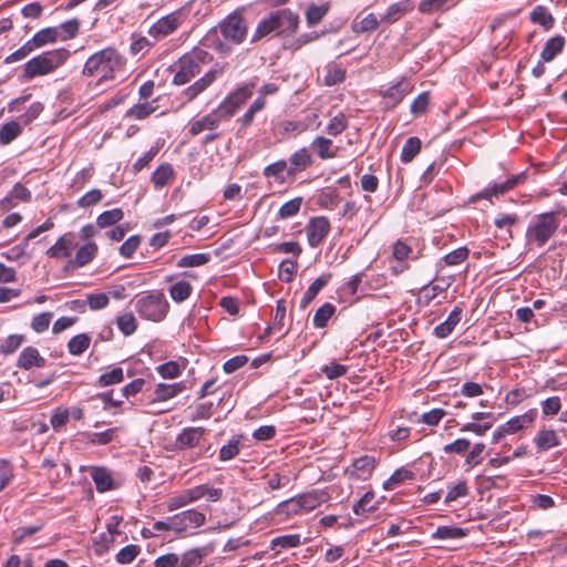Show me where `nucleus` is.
I'll return each instance as SVG.
<instances>
[{"instance_id":"a211bd4d","label":"nucleus","mask_w":567,"mask_h":567,"mask_svg":"<svg viewBox=\"0 0 567 567\" xmlns=\"http://www.w3.org/2000/svg\"><path fill=\"white\" fill-rule=\"evenodd\" d=\"M185 389L186 386L183 381L172 384L158 383L153 392V399L150 403L154 404L172 400L181 394Z\"/></svg>"},{"instance_id":"0e129e2a","label":"nucleus","mask_w":567,"mask_h":567,"mask_svg":"<svg viewBox=\"0 0 567 567\" xmlns=\"http://www.w3.org/2000/svg\"><path fill=\"white\" fill-rule=\"evenodd\" d=\"M24 337L22 334H10L0 344V352L3 354H11L19 349L22 344Z\"/></svg>"},{"instance_id":"4c0bfd02","label":"nucleus","mask_w":567,"mask_h":567,"mask_svg":"<svg viewBox=\"0 0 567 567\" xmlns=\"http://www.w3.org/2000/svg\"><path fill=\"white\" fill-rule=\"evenodd\" d=\"M91 338L86 333L72 337L68 342V351L72 355H81L90 347Z\"/></svg>"},{"instance_id":"c9c22d12","label":"nucleus","mask_w":567,"mask_h":567,"mask_svg":"<svg viewBox=\"0 0 567 567\" xmlns=\"http://www.w3.org/2000/svg\"><path fill=\"white\" fill-rule=\"evenodd\" d=\"M346 79V69L341 64L329 63L326 66L324 84L333 86L343 82Z\"/></svg>"},{"instance_id":"ea45409f","label":"nucleus","mask_w":567,"mask_h":567,"mask_svg":"<svg viewBox=\"0 0 567 567\" xmlns=\"http://www.w3.org/2000/svg\"><path fill=\"white\" fill-rule=\"evenodd\" d=\"M193 288L188 281L179 280L169 287V296L175 302H183L189 298Z\"/></svg>"},{"instance_id":"c756f323","label":"nucleus","mask_w":567,"mask_h":567,"mask_svg":"<svg viewBox=\"0 0 567 567\" xmlns=\"http://www.w3.org/2000/svg\"><path fill=\"white\" fill-rule=\"evenodd\" d=\"M565 45V39L561 35H555L548 39L540 53V58L545 62H550L555 56L560 53Z\"/></svg>"},{"instance_id":"6ab92c4d","label":"nucleus","mask_w":567,"mask_h":567,"mask_svg":"<svg viewBox=\"0 0 567 567\" xmlns=\"http://www.w3.org/2000/svg\"><path fill=\"white\" fill-rule=\"evenodd\" d=\"M200 489L198 485L192 488H187L182 493L171 497L167 502V509L174 512L178 508L185 507L200 499Z\"/></svg>"},{"instance_id":"e433bc0d","label":"nucleus","mask_w":567,"mask_h":567,"mask_svg":"<svg viewBox=\"0 0 567 567\" xmlns=\"http://www.w3.org/2000/svg\"><path fill=\"white\" fill-rule=\"evenodd\" d=\"M124 380V371L121 367H113L110 371L102 373L97 381L96 385L100 388H105L114 384H118Z\"/></svg>"},{"instance_id":"69168bd1","label":"nucleus","mask_w":567,"mask_h":567,"mask_svg":"<svg viewBox=\"0 0 567 567\" xmlns=\"http://www.w3.org/2000/svg\"><path fill=\"white\" fill-rule=\"evenodd\" d=\"M87 307L93 310H101L107 307L110 297L105 292L90 293L86 296Z\"/></svg>"},{"instance_id":"9b49d317","label":"nucleus","mask_w":567,"mask_h":567,"mask_svg":"<svg viewBox=\"0 0 567 567\" xmlns=\"http://www.w3.org/2000/svg\"><path fill=\"white\" fill-rule=\"evenodd\" d=\"M526 173L522 172L519 174L513 175L512 177L507 178L503 183H495L491 187H486L480 193L473 195L470 198L471 203H476L480 199H491L492 196L498 197L501 195H504L505 193L509 192L511 189L515 188L517 185L524 183L526 181Z\"/></svg>"},{"instance_id":"c85d7f7f","label":"nucleus","mask_w":567,"mask_h":567,"mask_svg":"<svg viewBox=\"0 0 567 567\" xmlns=\"http://www.w3.org/2000/svg\"><path fill=\"white\" fill-rule=\"evenodd\" d=\"M311 155L309 151L306 147H302L298 151H296L290 157H289V167L293 175L297 173L305 171L310 164H311Z\"/></svg>"},{"instance_id":"a19ab883","label":"nucleus","mask_w":567,"mask_h":567,"mask_svg":"<svg viewBox=\"0 0 567 567\" xmlns=\"http://www.w3.org/2000/svg\"><path fill=\"white\" fill-rule=\"evenodd\" d=\"M421 140L419 137H409L401 151V161L410 163L421 151Z\"/></svg>"},{"instance_id":"b1692460","label":"nucleus","mask_w":567,"mask_h":567,"mask_svg":"<svg viewBox=\"0 0 567 567\" xmlns=\"http://www.w3.org/2000/svg\"><path fill=\"white\" fill-rule=\"evenodd\" d=\"M91 477L99 493H105L115 488L113 477L105 467H93Z\"/></svg>"},{"instance_id":"680f3d73","label":"nucleus","mask_w":567,"mask_h":567,"mask_svg":"<svg viewBox=\"0 0 567 567\" xmlns=\"http://www.w3.org/2000/svg\"><path fill=\"white\" fill-rule=\"evenodd\" d=\"M297 271V265L291 259H284L278 267V277L284 282L292 280L293 275Z\"/></svg>"},{"instance_id":"f257e3e1","label":"nucleus","mask_w":567,"mask_h":567,"mask_svg":"<svg viewBox=\"0 0 567 567\" xmlns=\"http://www.w3.org/2000/svg\"><path fill=\"white\" fill-rule=\"evenodd\" d=\"M126 63V58L117 49L106 47L86 59L82 75L94 79L96 85H102L124 75Z\"/></svg>"},{"instance_id":"8fccbe9b","label":"nucleus","mask_w":567,"mask_h":567,"mask_svg":"<svg viewBox=\"0 0 567 567\" xmlns=\"http://www.w3.org/2000/svg\"><path fill=\"white\" fill-rule=\"evenodd\" d=\"M116 324L118 330L124 336L133 334L137 329V322L132 312H126L116 318Z\"/></svg>"},{"instance_id":"f03ea898","label":"nucleus","mask_w":567,"mask_h":567,"mask_svg":"<svg viewBox=\"0 0 567 567\" xmlns=\"http://www.w3.org/2000/svg\"><path fill=\"white\" fill-rule=\"evenodd\" d=\"M299 17L290 9H278L270 12L257 24L252 41H257L268 34L290 35L298 28Z\"/></svg>"},{"instance_id":"79ce46f5","label":"nucleus","mask_w":567,"mask_h":567,"mask_svg":"<svg viewBox=\"0 0 567 567\" xmlns=\"http://www.w3.org/2000/svg\"><path fill=\"white\" fill-rule=\"evenodd\" d=\"M124 217V213L121 208H113L101 213L96 218V225L100 228H106L115 225Z\"/></svg>"},{"instance_id":"0eeeda50","label":"nucleus","mask_w":567,"mask_h":567,"mask_svg":"<svg viewBox=\"0 0 567 567\" xmlns=\"http://www.w3.org/2000/svg\"><path fill=\"white\" fill-rule=\"evenodd\" d=\"M218 37L223 35L224 42L240 44L247 35V25L244 17L239 12H231L220 21L216 28Z\"/></svg>"},{"instance_id":"bb28decb","label":"nucleus","mask_w":567,"mask_h":567,"mask_svg":"<svg viewBox=\"0 0 567 567\" xmlns=\"http://www.w3.org/2000/svg\"><path fill=\"white\" fill-rule=\"evenodd\" d=\"M534 442L539 452H545L559 445V439L551 429L540 430L534 439Z\"/></svg>"},{"instance_id":"2eb2a0df","label":"nucleus","mask_w":567,"mask_h":567,"mask_svg":"<svg viewBox=\"0 0 567 567\" xmlns=\"http://www.w3.org/2000/svg\"><path fill=\"white\" fill-rule=\"evenodd\" d=\"M213 551L214 547L212 544L189 548L179 556V567H200L204 559L213 554Z\"/></svg>"},{"instance_id":"4468645a","label":"nucleus","mask_w":567,"mask_h":567,"mask_svg":"<svg viewBox=\"0 0 567 567\" xmlns=\"http://www.w3.org/2000/svg\"><path fill=\"white\" fill-rule=\"evenodd\" d=\"M75 246V235L71 231L65 233L47 250V256L54 259L69 258Z\"/></svg>"},{"instance_id":"cd10ccee","label":"nucleus","mask_w":567,"mask_h":567,"mask_svg":"<svg viewBox=\"0 0 567 567\" xmlns=\"http://www.w3.org/2000/svg\"><path fill=\"white\" fill-rule=\"evenodd\" d=\"M173 177V166L169 163H163L153 172L151 181L156 189H161L165 187Z\"/></svg>"},{"instance_id":"c03bdc74","label":"nucleus","mask_w":567,"mask_h":567,"mask_svg":"<svg viewBox=\"0 0 567 567\" xmlns=\"http://www.w3.org/2000/svg\"><path fill=\"white\" fill-rule=\"evenodd\" d=\"M467 530L455 526H440L433 533L432 537L435 539H458L465 537Z\"/></svg>"},{"instance_id":"f704fd0d","label":"nucleus","mask_w":567,"mask_h":567,"mask_svg":"<svg viewBox=\"0 0 567 567\" xmlns=\"http://www.w3.org/2000/svg\"><path fill=\"white\" fill-rule=\"evenodd\" d=\"M379 21L374 13H368L364 17H355L352 22V31L354 33H364L373 31L378 28Z\"/></svg>"},{"instance_id":"58836bf2","label":"nucleus","mask_w":567,"mask_h":567,"mask_svg":"<svg viewBox=\"0 0 567 567\" xmlns=\"http://www.w3.org/2000/svg\"><path fill=\"white\" fill-rule=\"evenodd\" d=\"M266 105V101L262 97H257L244 113L241 117L237 120L241 128L250 126L254 122L255 115L260 112Z\"/></svg>"},{"instance_id":"393cba45","label":"nucleus","mask_w":567,"mask_h":567,"mask_svg":"<svg viewBox=\"0 0 567 567\" xmlns=\"http://www.w3.org/2000/svg\"><path fill=\"white\" fill-rule=\"evenodd\" d=\"M60 30L55 27H48L39 30L33 37L30 39L33 47L38 50L48 44L55 43L59 41Z\"/></svg>"},{"instance_id":"a878e982","label":"nucleus","mask_w":567,"mask_h":567,"mask_svg":"<svg viewBox=\"0 0 567 567\" xmlns=\"http://www.w3.org/2000/svg\"><path fill=\"white\" fill-rule=\"evenodd\" d=\"M157 100H154L152 102L145 101V102H140V103L134 104L132 107H130L125 112L124 117L130 118V120L147 118L151 114H153L157 110V106L154 105V103Z\"/></svg>"},{"instance_id":"603ef678","label":"nucleus","mask_w":567,"mask_h":567,"mask_svg":"<svg viewBox=\"0 0 567 567\" xmlns=\"http://www.w3.org/2000/svg\"><path fill=\"white\" fill-rule=\"evenodd\" d=\"M214 410L215 404L210 401L198 403L190 412L189 420L192 422H196L199 420H208L214 414Z\"/></svg>"},{"instance_id":"3c124183","label":"nucleus","mask_w":567,"mask_h":567,"mask_svg":"<svg viewBox=\"0 0 567 567\" xmlns=\"http://www.w3.org/2000/svg\"><path fill=\"white\" fill-rule=\"evenodd\" d=\"M409 11V6L404 2L391 4L385 14L382 16L381 22L393 23L401 19Z\"/></svg>"},{"instance_id":"4d7b16f0","label":"nucleus","mask_w":567,"mask_h":567,"mask_svg":"<svg viewBox=\"0 0 567 567\" xmlns=\"http://www.w3.org/2000/svg\"><path fill=\"white\" fill-rule=\"evenodd\" d=\"M34 50H37L31 40H28L23 45H21L19 49H17L14 52L6 56L4 63L11 64L18 61H21L29 56Z\"/></svg>"},{"instance_id":"bf43d9fd","label":"nucleus","mask_w":567,"mask_h":567,"mask_svg":"<svg viewBox=\"0 0 567 567\" xmlns=\"http://www.w3.org/2000/svg\"><path fill=\"white\" fill-rule=\"evenodd\" d=\"M116 427L107 429L103 432H93L87 435V441L94 445H106L113 441Z\"/></svg>"},{"instance_id":"5fc2aeb1","label":"nucleus","mask_w":567,"mask_h":567,"mask_svg":"<svg viewBox=\"0 0 567 567\" xmlns=\"http://www.w3.org/2000/svg\"><path fill=\"white\" fill-rule=\"evenodd\" d=\"M154 45L146 37L140 33H133L131 35L130 52L133 55H137L142 52H147Z\"/></svg>"},{"instance_id":"ddd939ff","label":"nucleus","mask_w":567,"mask_h":567,"mask_svg":"<svg viewBox=\"0 0 567 567\" xmlns=\"http://www.w3.org/2000/svg\"><path fill=\"white\" fill-rule=\"evenodd\" d=\"M177 71L173 76V84L184 85L202 72V68L189 56L184 54L176 62Z\"/></svg>"},{"instance_id":"13d9d810","label":"nucleus","mask_w":567,"mask_h":567,"mask_svg":"<svg viewBox=\"0 0 567 567\" xmlns=\"http://www.w3.org/2000/svg\"><path fill=\"white\" fill-rule=\"evenodd\" d=\"M347 127V120L343 114V112L338 111L332 117L330 118V122L327 125V132L330 135H338L341 132H343Z\"/></svg>"},{"instance_id":"1a4fd4ad","label":"nucleus","mask_w":567,"mask_h":567,"mask_svg":"<svg viewBox=\"0 0 567 567\" xmlns=\"http://www.w3.org/2000/svg\"><path fill=\"white\" fill-rule=\"evenodd\" d=\"M183 13L181 10H175L153 23L148 29V35L155 41L165 39L173 34L183 23Z\"/></svg>"},{"instance_id":"9d476101","label":"nucleus","mask_w":567,"mask_h":567,"mask_svg":"<svg viewBox=\"0 0 567 567\" xmlns=\"http://www.w3.org/2000/svg\"><path fill=\"white\" fill-rule=\"evenodd\" d=\"M205 522V514L195 508L186 509L172 516L173 532L176 534H184L190 529L198 528Z\"/></svg>"},{"instance_id":"473e14b6","label":"nucleus","mask_w":567,"mask_h":567,"mask_svg":"<svg viewBox=\"0 0 567 567\" xmlns=\"http://www.w3.org/2000/svg\"><path fill=\"white\" fill-rule=\"evenodd\" d=\"M22 133V126L18 121H9L0 126V144L8 145Z\"/></svg>"},{"instance_id":"72a5a7b5","label":"nucleus","mask_w":567,"mask_h":567,"mask_svg":"<svg viewBox=\"0 0 567 567\" xmlns=\"http://www.w3.org/2000/svg\"><path fill=\"white\" fill-rule=\"evenodd\" d=\"M300 544L299 534H289L275 537L270 542V549L279 554L284 549L297 547Z\"/></svg>"},{"instance_id":"7ed1b4c3","label":"nucleus","mask_w":567,"mask_h":567,"mask_svg":"<svg viewBox=\"0 0 567 567\" xmlns=\"http://www.w3.org/2000/svg\"><path fill=\"white\" fill-rule=\"evenodd\" d=\"M69 56L70 51L64 48L43 52L24 63L22 78L29 81L47 75L64 64Z\"/></svg>"},{"instance_id":"20e7f679","label":"nucleus","mask_w":567,"mask_h":567,"mask_svg":"<svg viewBox=\"0 0 567 567\" xmlns=\"http://www.w3.org/2000/svg\"><path fill=\"white\" fill-rule=\"evenodd\" d=\"M209 49L221 55H228L231 52V45L221 41L217 29H210L200 40L199 45L195 47L186 55L203 68V65H207L214 60L213 54L208 51Z\"/></svg>"},{"instance_id":"f3484780","label":"nucleus","mask_w":567,"mask_h":567,"mask_svg":"<svg viewBox=\"0 0 567 567\" xmlns=\"http://www.w3.org/2000/svg\"><path fill=\"white\" fill-rule=\"evenodd\" d=\"M47 359L43 358L39 350L34 347H25L19 354L17 367L22 370H30L32 368H44Z\"/></svg>"},{"instance_id":"e2e57ef3","label":"nucleus","mask_w":567,"mask_h":567,"mask_svg":"<svg viewBox=\"0 0 567 567\" xmlns=\"http://www.w3.org/2000/svg\"><path fill=\"white\" fill-rule=\"evenodd\" d=\"M69 419V409L59 406L52 412L50 423L55 431H59L68 423Z\"/></svg>"},{"instance_id":"5701e85b","label":"nucleus","mask_w":567,"mask_h":567,"mask_svg":"<svg viewBox=\"0 0 567 567\" xmlns=\"http://www.w3.org/2000/svg\"><path fill=\"white\" fill-rule=\"evenodd\" d=\"M264 176L267 178H274L278 183L282 184L287 182L289 177L295 176L291 172L288 162L278 161L264 168Z\"/></svg>"},{"instance_id":"7c9ffc66","label":"nucleus","mask_w":567,"mask_h":567,"mask_svg":"<svg viewBox=\"0 0 567 567\" xmlns=\"http://www.w3.org/2000/svg\"><path fill=\"white\" fill-rule=\"evenodd\" d=\"M534 421V414L532 412H527L522 415H517L508 420L505 424H503V432L507 434H514L519 430H523L529 426Z\"/></svg>"},{"instance_id":"6e6d98bb","label":"nucleus","mask_w":567,"mask_h":567,"mask_svg":"<svg viewBox=\"0 0 567 567\" xmlns=\"http://www.w3.org/2000/svg\"><path fill=\"white\" fill-rule=\"evenodd\" d=\"M302 198L296 197L278 207V217L281 219H287L295 216L301 207Z\"/></svg>"},{"instance_id":"412c9836","label":"nucleus","mask_w":567,"mask_h":567,"mask_svg":"<svg viewBox=\"0 0 567 567\" xmlns=\"http://www.w3.org/2000/svg\"><path fill=\"white\" fill-rule=\"evenodd\" d=\"M97 254V245L93 241H89L81 246L73 259L69 261L71 268H82L91 262Z\"/></svg>"},{"instance_id":"4be33fe9","label":"nucleus","mask_w":567,"mask_h":567,"mask_svg":"<svg viewBox=\"0 0 567 567\" xmlns=\"http://www.w3.org/2000/svg\"><path fill=\"white\" fill-rule=\"evenodd\" d=\"M220 125L218 118L212 111L210 113L202 116L200 118L193 120L188 124V134L196 136L203 131H215Z\"/></svg>"},{"instance_id":"de8ad7c7","label":"nucleus","mask_w":567,"mask_h":567,"mask_svg":"<svg viewBox=\"0 0 567 567\" xmlns=\"http://www.w3.org/2000/svg\"><path fill=\"white\" fill-rule=\"evenodd\" d=\"M375 496L373 492H367L354 505L353 513L355 515H363L365 513L372 512L377 508V503L374 501Z\"/></svg>"},{"instance_id":"09e8293b","label":"nucleus","mask_w":567,"mask_h":567,"mask_svg":"<svg viewBox=\"0 0 567 567\" xmlns=\"http://www.w3.org/2000/svg\"><path fill=\"white\" fill-rule=\"evenodd\" d=\"M60 30V37L59 40L61 41H68L73 38H75L80 30V21L75 18L70 19L60 25L55 27Z\"/></svg>"},{"instance_id":"49530a36","label":"nucleus","mask_w":567,"mask_h":567,"mask_svg":"<svg viewBox=\"0 0 567 567\" xmlns=\"http://www.w3.org/2000/svg\"><path fill=\"white\" fill-rule=\"evenodd\" d=\"M298 501V497H291L278 504L276 507V515L278 516H290L301 514V505Z\"/></svg>"},{"instance_id":"052dcab7","label":"nucleus","mask_w":567,"mask_h":567,"mask_svg":"<svg viewBox=\"0 0 567 567\" xmlns=\"http://www.w3.org/2000/svg\"><path fill=\"white\" fill-rule=\"evenodd\" d=\"M467 495H468V487H467L466 481H460L455 485L450 486L444 502L446 504H450V503L458 499L460 497H465Z\"/></svg>"},{"instance_id":"39448f33","label":"nucleus","mask_w":567,"mask_h":567,"mask_svg":"<svg viewBox=\"0 0 567 567\" xmlns=\"http://www.w3.org/2000/svg\"><path fill=\"white\" fill-rule=\"evenodd\" d=\"M135 309L141 318L161 322L168 313L169 303L163 292L150 291L136 300Z\"/></svg>"},{"instance_id":"423d86ee","label":"nucleus","mask_w":567,"mask_h":567,"mask_svg":"<svg viewBox=\"0 0 567 567\" xmlns=\"http://www.w3.org/2000/svg\"><path fill=\"white\" fill-rule=\"evenodd\" d=\"M255 83H245L227 95L225 100L213 110L219 123L229 120L237 110L251 96Z\"/></svg>"},{"instance_id":"2f4dec72","label":"nucleus","mask_w":567,"mask_h":567,"mask_svg":"<svg viewBox=\"0 0 567 567\" xmlns=\"http://www.w3.org/2000/svg\"><path fill=\"white\" fill-rule=\"evenodd\" d=\"M529 18L533 23L542 25L545 30H550L554 27V17L544 6H536L532 10Z\"/></svg>"},{"instance_id":"aec40b11","label":"nucleus","mask_w":567,"mask_h":567,"mask_svg":"<svg viewBox=\"0 0 567 567\" xmlns=\"http://www.w3.org/2000/svg\"><path fill=\"white\" fill-rule=\"evenodd\" d=\"M205 429L189 426L182 430L176 437V444L179 449L195 447L204 437Z\"/></svg>"},{"instance_id":"37998d69","label":"nucleus","mask_w":567,"mask_h":567,"mask_svg":"<svg viewBox=\"0 0 567 567\" xmlns=\"http://www.w3.org/2000/svg\"><path fill=\"white\" fill-rule=\"evenodd\" d=\"M210 260V255L207 252H197L192 255H185L177 261L179 268L199 267L207 264Z\"/></svg>"},{"instance_id":"774afa93","label":"nucleus","mask_w":567,"mask_h":567,"mask_svg":"<svg viewBox=\"0 0 567 567\" xmlns=\"http://www.w3.org/2000/svg\"><path fill=\"white\" fill-rule=\"evenodd\" d=\"M179 555L175 553H167L158 556L153 565L154 567H179Z\"/></svg>"},{"instance_id":"f8f14e48","label":"nucleus","mask_w":567,"mask_h":567,"mask_svg":"<svg viewBox=\"0 0 567 567\" xmlns=\"http://www.w3.org/2000/svg\"><path fill=\"white\" fill-rule=\"evenodd\" d=\"M221 68H212L207 71L202 78L196 80L193 84L187 86L183 92L182 96L186 102H190L195 100L200 93H203L206 89H208L217 79L219 74H221Z\"/></svg>"},{"instance_id":"6e6552de","label":"nucleus","mask_w":567,"mask_h":567,"mask_svg":"<svg viewBox=\"0 0 567 567\" xmlns=\"http://www.w3.org/2000/svg\"><path fill=\"white\" fill-rule=\"evenodd\" d=\"M558 225L555 213H544L537 216L536 221L528 228L527 234L536 241L537 246L542 247L556 233Z\"/></svg>"},{"instance_id":"dca6fc26","label":"nucleus","mask_w":567,"mask_h":567,"mask_svg":"<svg viewBox=\"0 0 567 567\" xmlns=\"http://www.w3.org/2000/svg\"><path fill=\"white\" fill-rule=\"evenodd\" d=\"M412 90L411 84L406 80H401L394 85L381 92L384 105L386 107L396 106L405 95Z\"/></svg>"},{"instance_id":"864d4df0","label":"nucleus","mask_w":567,"mask_h":567,"mask_svg":"<svg viewBox=\"0 0 567 567\" xmlns=\"http://www.w3.org/2000/svg\"><path fill=\"white\" fill-rule=\"evenodd\" d=\"M374 466L375 460L370 455H363L353 462V468L358 473L359 477H367L370 475Z\"/></svg>"},{"instance_id":"338daca9","label":"nucleus","mask_w":567,"mask_h":567,"mask_svg":"<svg viewBox=\"0 0 567 567\" xmlns=\"http://www.w3.org/2000/svg\"><path fill=\"white\" fill-rule=\"evenodd\" d=\"M156 371L163 379H175L181 375V368L175 361H167L159 364Z\"/></svg>"},{"instance_id":"a18cd8bd","label":"nucleus","mask_w":567,"mask_h":567,"mask_svg":"<svg viewBox=\"0 0 567 567\" xmlns=\"http://www.w3.org/2000/svg\"><path fill=\"white\" fill-rule=\"evenodd\" d=\"M141 553V547L135 544H130L121 548L115 555V560L120 565L131 564L136 559Z\"/></svg>"}]
</instances>
